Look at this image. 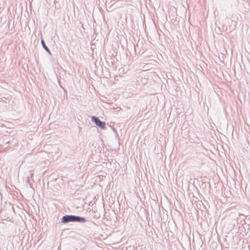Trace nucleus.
Instances as JSON below:
<instances>
[{
    "label": "nucleus",
    "instance_id": "f257e3e1",
    "mask_svg": "<svg viewBox=\"0 0 250 250\" xmlns=\"http://www.w3.org/2000/svg\"><path fill=\"white\" fill-rule=\"evenodd\" d=\"M62 221L63 223L76 221L84 222L85 221V220L84 218L83 217L71 215H66L63 217Z\"/></svg>",
    "mask_w": 250,
    "mask_h": 250
},
{
    "label": "nucleus",
    "instance_id": "f03ea898",
    "mask_svg": "<svg viewBox=\"0 0 250 250\" xmlns=\"http://www.w3.org/2000/svg\"><path fill=\"white\" fill-rule=\"evenodd\" d=\"M92 120L102 129H105V124L104 122L101 121L99 118L96 116L92 117Z\"/></svg>",
    "mask_w": 250,
    "mask_h": 250
},
{
    "label": "nucleus",
    "instance_id": "7ed1b4c3",
    "mask_svg": "<svg viewBox=\"0 0 250 250\" xmlns=\"http://www.w3.org/2000/svg\"><path fill=\"white\" fill-rule=\"evenodd\" d=\"M42 46H43L44 48L48 52H50V51L48 47L46 46V45L45 44V43L43 41V40H42Z\"/></svg>",
    "mask_w": 250,
    "mask_h": 250
}]
</instances>
